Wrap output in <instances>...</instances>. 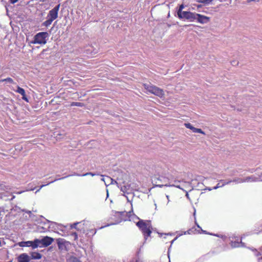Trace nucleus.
<instances>
[{
    "label": "nucleus",
    "instance_id": "obj_22",
    "mask_svg": "<svg viewBox=\"0 0 262 262\" xmlns=\"http://www.w3.org/2000/svg\"><path fill=\"white\" fill-rule=\"evenodd\" d=\"M193 193V191L190 190L188 192H187L186 194V196H187V198L190 201H192V199H191V198L190 197V195H191Z\"/></svg>",
    "mask_w": 262,
    "mask_h": 262
},
{
    "label": "nucleus",
    "instance_id": "obj_23",
    "mask_svg": "<svg viewBox=\"0 0 262 262\" xmlns=\"http://www.w3.org/2000/svg\"><path fill=\"white\" fill-rule=\"evenodd\" d=\"M255 179H256V178H253L252 177H247L245 179V181H247V182H249V181H255Z\"/></svg>",
    "mask_w": 262,
    "mask_h": 262
},
{
    "label": "nucleus",
    "instance_id": "obj_18",
    "mask_svg": "<svg viewBox=\"0 0 262 262\" xmlns=\"http://www.w3.org/2000/svg\"><path fill=\"white\" fill-rule=\"evenodd\" d=\"M70 235L73 236L74 238V241H77L78 240V234L75 232H71L70 233Z\"/></svg>",
    "mask_w": 262,
    "mask_h": 262
},
{
    "label": "nucleus",
    "instance_id": "obj_21",
    "mask_svg": "<svg viewBox=\"0 0 262 262\" xmlns=\"http://www.w3.org/2000/svg\"><path fill=\"white\" fill-rule=\"evenodd\" d=\"M196 230L195 229H194L193 228H191V229H188L187 231H185L184 232V234H186V233L188 234H192V233H195V231Z\"/></svg>",
    "mask_w": 262,
    "mask_h": 262
},
{
    "label": "nucleus",
    "instance_id": "obj_7",
    "mask_svg": "<svg viewBox=\"0 0 262 262\" xmlns=\"http://www.w3.org/2000/svg\"><path fill=\"white\" fill-rule=\"evenodd\" d=\"M60 8V4L55 6L53 9L49 11L47 18H50L52 20L56 19L58 17V11Z\"/></svg>",
    "mask_w": 262,
    "mask_h": 262
},
{
    "label": "nucleus",
    "instance_id": "obj_19",
    "mask_svg": "<svg viewBox=\"0 0 262 262\" xmlns=\"http://www.w3.org/2000/svg\"><path fill=\"white\" fill-rule=\"evenodd\" d=\"M239 243L238 242H231V246L232 247L235 248V247H238L239 246Z\"/></svg>",
    "mask_w": 262,
    "mask_h": 262
},
{
    "label": "nucleus",
    "instance_id": "obj_34",
    "mask_svg": "<svg viewBox=\"0 0 262 262\" xmlns=\"http://www.w3.org/2000/svg\"><path fill=\"white\" fill-rule=\"evenodd\" d=\"M198 227L200 228V227L199 225H198Z\"/></svg>",
    "mask_w": 262,
    "mask_h": 262
},
{
    "label": "nucleus",
    "instance_id": "obj_33",
    "mask_svg": "<svg viewBox=\"0 0 262 262\" xmlns=\"http://www.w3.org/2000/svg\"><path fill=\"white\" fill-rule=\"evenodd\" d=\"M3 82V81H2V79H1V80H0V83H1V82Z\"/></svg>",
    "mask_w": 262,
    "mask_h": 262
},
{
    "label": "nucleus",
    "instance_id": "obj_30",
    "mask_svg": "<svg viewBox=\"0 0 262 262\" xmlns=\"http://www.w3.org/2000/svg\"><path fill=\"white\" fill-rule=\"evenodd\" d=\"M201 230L202 233L205 234H208L206 231L203 230L202 229H201Z\"/></svg>",
    "mask_w": 262,
    "mask_h": 262
},
{
    "label": "nucleus",
    "instance_id": "obj_26",
    "mask_svg": "<svg viewBox=\"0 0 262 262\" xmlns=\"http://www.w3.org/2000/svg\"><path fill=\"white\" fill-rule=\"evenodd\" d=\"M18 0H10V3L12 4H14L18 2Z\"/></svg>",
    "mask_w": 262,
    "mask_h": 262
},
{
    "label": "nucleus",
    "instance_id": "obj_13",
    "mask_svg": "<svg viewBox=\"0 0 262 262\" xmlns=\"http://www.w3.org/2000/svg\"><path fill=\"white\" fill-rule=\"evenodd\" d=\"M252 251L253 252V254L255 256L257 257V260L260 257H262V251L260 250V249H259V251H258L256 249H253Z\"/></svg>",
    "mask_w": 262,
    "mask_h": 262
},
{
    "label": "nucleus",
    "instance_id": "obj_31",
    "mask_svg": "<svg viewBox=\"0 0 262 262\" xmlns=\"http://www.w3.org/2000/svg\"><path fill=\"white\" fill-rule=\"evenodd\" d=\"M96 230H95L94 231V232H93V234H95L96 233Z\"/></svg>",
    "mask_w": 262,
    "mask_h": 262
},
{
    "label": "nucleus",
    "instance_id": "obj_16",
    "mask_svg": "<svg viewBox=\"0 0 262 262\" xmlns=\"http://www.w3.org/2000/svg\"><path fill=\"white\" fill-rule=\"evenodd\" d=\"M70 105L71 106H76L83 107V106H84V104L83 103H81V102H72L71 103Z\"/></svg>",
    "mask_w": 262,
    "mask_h": 262
},
{
    "label": "nucleus",
    "instance_id": "obj_5",
    "mask_svg": "<svg viewBox=\"0 0 262 262\" xmlns=\"http://www.w3.org/2000/svg\"><path fill=\"white\" fill-rule=\"evenodd\" d=\"M179 18L180 19H186L190 21H193L196 19V13L189 11H183L181 14H179Z\"/></svg>",
    "mask_w": 262,
    "mask_h": 262
},
{
    "label": "nucleus",
    "instance_id": "obj_28",
    "mask_svg": "<svg viewBox=\"0 0 262 262\" xmlns=\"http://www.w3.org/2000/svg\"><path fill=\"white\" fill-rule=\"evenodd\" d=\"M252 1L258 2L259 1V0H248V2H252Z\"/></svg>",
    "mask_w": 262,
    "mask_h": 262
},
{
    "label": "nucleus",
    "instance_id": "obj_10",
    "mask_svg": "<svg viewBox=\"0 0 262 262\" xmlns=\"http://www.w3.org/2000/svg\"><path fill=\"white\" fill-rule=\"evenodd\" d=\"M15 92L17 93L20 94L22 96V99L26 102H28V99L27 98L25 91L24 89L17 86V90Z\"/></svg>",
    "mask_w": 262,
    "mask_h": 262
},
{
    "label": "nucleus",
    "instance_id": "obj_3",
    "mask_svg": "<svg viewBox=\"0 0 262 262\" xmlns=\"http://www.w3.org/2000/svg\"><path fill=\"white\" fill-rule=\"evenodd\" d=\"M49 34L47 32H41L37 33L34 37V39L31 41L33 44L45 45L47 43V39Z\"/></svg>",
    "mask_w": 262,
    "mask_h": 262
},
{
    "label": "nucleus",
    "instance_id": "obj_25",
    "mask_svg": "<svg viewBox=\"0 0 262 262\" xmlns=\"http://www.w3.org/2000/svg\"><path fill=\"white\" fill-rule=\"evenodd\" d=\"M78 224V223H74V224H73L71 225V228H75V229H77L76 226H77V224Z\"/></svg>",
    "mask_w": 262,
    "mask_h": 262
},
{
    "label": "nucleus",
    "instance_id": "obj_14",
    "mask_svg": "<svg viewBox=\"0 0 262 262\" xmlns=\"http://www.w3.org/2000/svg\"><path fill=\"white\" fill-rule=\"evenodd\" d=\"M53 20L50 18H47V19L42 23V25L45 27L49 26L52 23Z\"/></svg>",
    "mask_w": 262,
    "mask_h": 262
},
{
    "label": "nucleus",
    "instance_id": "obj_29",
    "mask_svg": "<svg viewBox=\"0 0 262 262\" xmlns=\"http://www.w3.org/2000/svg\"><path fill=\"white\" fill-rule=\"evenodd\" d=\"M177 238V237H176V238H174L173 239H172L170 242H171V244H172L174 242V241Z\"/></svg>",
    "mask_w": 262,
    "mask_h": 262
},
{
    "label": "nucleus",
    "instance_id": "obj_2",
    "mask_svg": "<svg viewBox=\"0 0 262 262\" xmlns=\"http://www.w3.org/2000/svg\"><path fill=\"white\" fill-rule=\"evenodd\" d=\"M144 88L145 90H146L149 93L152 94L160 98H163L164 96V91L152 84H149L144 83L143 84Z\"/></svg>",
    "mask_w": 262,
    "mask_h": 262
},
{
    "label": "nucleus",
    "instance_id": "obj_6",
    "mask_svg": "<svg viewBox=\"0 0 262 262\" xmlns=\"http://www.w3.org/2000/svg\"><path fill=\"white\" fill-rule=\"evenodd\" d=\"M38 242V239L36 238L33 241H26L21 242L19 243V246L22 247H32L33 249H36L38 247L39 245L37 244Z\"/></svg>",
    "mask_w": 262,
    "mask_h": 262
},
{
    "label": "nucleus",
    "instance_id": "obj_11",
    "mask_svg": "<svg viewBox=\"0 0 262 262\" xmlns=\"http://www.w3.org/2000/svg\"><path fill=\"white\" fill-rule=\"evenodd\" d=\"M18 262H29V258L26 254H22L18 257Z\"/></svg>",
    "mask_w": 262,
    "mask_h": 262
},
{
    "label": "nucleus",
    "instance_id": "obj_1",
    "mask_svg": "<svg viewBox=\"0 0 262 262\" xmlns=\"http://www.w3.org/2000/svg\"><path fill=\"white\" fill-rule=\"evenodd\" d=\"M136 225L141 231L144 239L147 240L151 236L152 233L151 222L149 220H140Z\"/></svg>",
    "mask_w": 262,
    "mask_h": 262
},
{
    "label": "nucleus",
    "instance_id": "obj_24",
    "mask_svg": "<svg viewBox=\"0 0 262 262\" xmlns=\"http://www.w3.org/2000/svg\"><path fill=\"white\" fill-rule=\"evenodd\" d=\"M88 175H91L92 176H95V174H94V173H92V172H87V173H85V174H82V175H81V176H88ZM77 176H80V175H79V174H77Z\"/></svg>",
    "mask_w": 262,
    "mask_h": 262
},
{
    "label": "nucleus",
    "instance_id": "obj_12",
    "mask_svg": "<svg viewBox=\"0 0 262 262\" xmlns=\"http://www.w3.org/2000/svg\"><path fill=\"white\" fill-rule=\"evenodd\" d=\"M31 256L32 259H39L41 258V254L38 252H34L31 254Z\"/></svg>",
    "mask_w": 262,
    "mask_h": 262
},
{
    "label": "nucleus",
    "instance_id": "obj_9",
    "mask_svg": "<svg viewBox=\"0 0 262 262\" xmlns=\"http://www.w3.org/2000/svg\"><path fill=\"white\" fill-rule=\"evenodd\" d=\"M184 125L186 128L191 129L193 133H201L203 135L205 134V132L201 129L193 127L190 123H186Z\"/></svg>",
    "mask_w": 262,
    "mask_h": 262
},
{
    "label": "nucleus",
    "instance_id": "obj_15",
    "mask_svg": "<svg viewBox=\"0 0 262 262\" xmlns=\"http://www.w3.org/2000/svg\"><path fill=\"white\" fill-rule=\"evenodd\" d=\"M2 81L3 82H7L9 83L15 84V82H14L13 79L10 77H8L5 79H2Z\"/></svg>",
    "mask_w": 262,
    "mask_h": 262
},
{
    "label": "nucleus",
    "instance_id": "obj_32",
    "mask_svg": "<svg viewBox=\"0 0 262 262\" xmlns=\"http://www.w3.org/2000/svg\"><path fill=\"white\" fill-rule=\"evenodd\" d=\"M165 236H168V235H169V234H165Z\"/></svg>",
    "mask_w": 262,
    "mask_h": 262
},
{
    "label": "nucleus",
    "instance_id": "obj_27",
    "mask_svg": "<svg viewBox=\"0 0 262 262\" xmlns=\"http://www.w3.org/2000/svg\"><path fill=\"white\" fill-rule=\"evenodd\" d=\"M213 0H203V2L206 3H209L211 2Z\"/></svg>",
    "mask_w": 262,
    "mask_h": 262
},
{
    "label": "nucleus",
    "instance_id": "obj_8",
    "mask_svg": "<svg viewBox=\"0 0 262 262\" xmlns=\"http://www.w3.org/2000/svg\"><path fill=\"white\" fill-rule=\"evenodd\" d=\"M196 19L201 24H205L209 21L210 18L209 17L196 13Z\"/></svg>",
    "mask_w": 262,
    "mask_h": 262
},
{
    "label": "nucleus",
    "instance_id": "obj_4",
    "mask_svg": "<svg viewBox=\"0 0 262 262\" xmlns=\"http://www.w3.org/2000/svg\"><path fill=\"white\" fill-rule=\"evenodd\" d=\"M38 242L37 244L39 245V247H47L50 246L54 241V238L48 236L43 237L41 239H38Z\"/></svg>",
    "mask_w": 262,
    "mask_h": 262
},
{
    "label": "nucleus",
    "instance_id": "obj_20",
    "mask_svg": "<svg viewBox=\"0 0 262 262\" xmlns=\"http://www.w3.org/2000/svg\"><path fill=\"white\" fill-rule=\"evenodd\" d=\"M184 6L183 4H182V5H181L179 6V10H178V12H177L178 16H179V14H181L183 12L182 10L184 9Z\"/></svg>",
    "mask_w": 262,
    "mask_h": 262
},
{
    "label": "nucleus",
    "instance_id": "obj_17",
    "mask_svg": "<svg viewBox=\"0 0 262 262\" xmlns=\"http://www.w3.org/2000/svg\"><path fill=\"white\" fill-rule=\"evenodd\" d=\"M41 223L39 225H38V230L39 232H46L48 230V228H46V227H44L43 226H41Z\"/></svg>",
    "mask_w": 262,
    "mask_h": 262
}]
</instances>
